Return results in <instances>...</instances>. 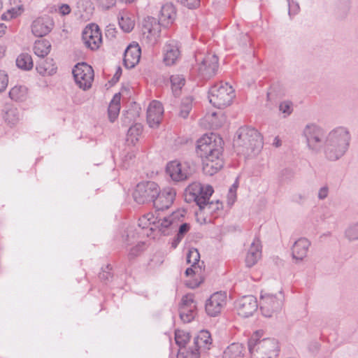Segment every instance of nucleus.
<instances>
[{"instance_id":"1","label":"nucleus","mask_w":358,"mask_h":358,"mask_svg":"<svg viewBox=\"0 0 358 358\" xmlns=\"http://www.w3.org/2000/svg\"><path fill=\"white\" fill-rule=\"evenodd\" d=\"M222 139L216 135H203L197 141L196 153L201 158L203 171L213 176L224 166Z\"/></svg>"},{"instance_id":"2","label":"nucleus","mask_w":358,"mask_h":358,"mask_svg":"<svg viewBox=\"0 0 358 358\" xmlns=\"http://www.w3.org/2000/svg\"><path fill=\"white\" fill-rule=\"evenodd\" d=\"M351 135L348 129L339 126L331 129L327 136L322 151L324 158L336 162L342 158L348 150Z\"/></svg>"},{"instance_id":"3","label":"nucleus","mask_w":358,"mask_h":358,"mask_svg":"<svg viewBox=\"0 0 358 358\" xmlns=\"http://www.w3.org/2000/svg\"><path fill=\"white\" fill-rule=\"evenodd\" d=\"M176 15L173 5L166 3L161 8L159 20L152 17H147L143 21L142 27L143 40H145L149 45H155L160 37L161 24L163 26L171 24Z\"/></svg>"},{"instance_id":"4","label":"nucleus","mask_w":358,"mask_h":358,"mask_svg":"<svg viewBox=\"0 0 358 358\" xmlns=\"http://www.w3.org/2000/svg\"><path fill=\"white\" fill-rule=\"evenodd\" d=\"M234 147L238 155L245 156L257 155L263 148L262 137L254 128L241 127L234 139Z\"/></svg>"},{"instance_id":"5","label":"nucleus","mask_w":358,"mask_h":358,"mask_svg":"<svg viewBox=\"0 0 358 358\" xmlns=\"http://www.w3.org/2000/svg\"><path fill=\"white\" fill-rule=\"evenodd\" d=\"M262 330L255 332L248 341L250 358H276L280 350L278 342L275 338L260 339Z\"/></svg>"},{"instance_id":"6","label":"nucleus","mask_w":358,"mask_h":358,"mask_svg":"<svg viewBox=\"0 0 358 358\" xmlns=\"http://www.w3.org/2000/svg\"><path fill=\"white\" fill-rule=\"evenodd\" d=\"M302 137L305 139L306 147L314 154L322 152L327 134L324 128L315 123H308L303 129Z\"/></svg>"},{"instance_id":"7","label":"nucleus","mask_w":358,"mask_h":358,"mask_svg":"<svg viewBox=\"0 0 358 358\" xmlns=\"http://www.w3.org/2000/svg\"><path fill=\"white\" fill-rule=\"evenodd\" d=\"M235 97L234 90L227 83L220 82L213 85L208 91L210 103L222 108L229 106Z\"/></svg>"},{"instance_id":"8","label":"nucleus","mask_w":358,"mask_h":358,"mask_svg":"<svg viewBox=\"0 0 358 358\" xmlns=\"http://www.w3.org/2000/svg\"><path fill=\"white\" fill-rule=\"evenodd\" d=\"M187 191L192 196L201 210H206V213H210L211 210L219 208L218 201L216 203L213 201L209 202L210 197L214 192L212 186L203 185L201 183L195 182L188 187Z\"/></svg>"},{"instance_id":"9","label":"nucleus","mask_w":358,"mask_h":358,"mask_svg":"<svg viewBox=\"0 0 358 358\" xmlns=\"http://www.w3.org/2000/svg\"><path fill=\"white\" fill-rule=\"evenodd\" d=\"M198 62L196 71L198 75L203 79H209L214 76L218 70V58L215 54L208 53L203 56L197 53L195 56Z\"/></svg>"},{"instance_id":"10","label":"nucleus","mask_w":358,"mask_h":358,"mask_svg":"<svg viewBox=\"0 0 358 358\" xmlns=\"http://www.w3.org/2000/svg\"><path fill=\"white\" fill-rule=\"evenodd\" d=\"M194 347L189 348V350H180L177 355V358H199V350H209L212 344V338L210 334L207 330H201L194 338Z\"/></svg>"},{"instance_id":"11","label":"nucleus","mask_w":358,"mask_h":358,"mask_svg":"<svg viewBox=\"0 0 358 358\" xmlns=\"http://www.w3.org/2000/svg\"><path fill=\"white\" fill-rule=\"evenodd\" d=\"M159 194V186L152 181L139 182L133 193L134 201L138 204L154 201Z\"/></svg>"},{"instance_id":"12","label":"nucleus","mask_w":358,"mask_h":358,"mask_svg":"<svg viewBox=\"0 0 358 358\" xmlns=\"http://www.w3.org/2000/svg\"><path fill=\"white\" fill-rule=\"evenodd\" d=\"M166 171L173 181L180 182L188 179L194 169L189 162H180L176 160L167 164Z\"/></svg>"},{"instance_id":"13","label":"nucleus","mask_w":358,"mask_h":358,"mask_svg":"<svg viewBox=\"0 0 358 358\" xmlns=\"http://www.w3.org/2000/svg\"><path fill=\"white\" fill-rule=\"evenodd\" d=\"M75 81L78 87L84 90L92 87L94 80V70L86 63L76 64L72 71Z\"/></svg>"},{"instance_id":"14","label":"nucleus","mask_w":358,"mask_h":358,"mask_svg":"<svg viewBox=\"0 0 358 358\" xmlns=\"http://www.w3.org/2000/svg\"><path fill=\"white\" fill-rule=\"evenodd\" d=\"M282 306V294L279 296L268 293H262L260 296V310L262 315L270 317L274 313L279 311Z\"/></svg>"},{"instance_id":"15","label":"nucleus","mask_w":358,"mask_h":358,"mask_svg":"<svg viewBox=\"0 0 358 358\" xmlns=\"http://www.w3.org/2000/svg\"><path fill=\"white\" fill-rule=\"evenodd\" d=\"M185 210H178L173 212L168 217H164L163 218H157L156 223L154 224L155 229H158L159 231L164 235H168L170 230L174 229L178 222L184 217Z\"/></svg>"},{"instance_id":"16","label":"nucleus","mask_w":358,"mask_h":358,"mask_svg":"<svg viewBox=\"0 0 358 358\" xmlns=\"http://www.w3.org/2000/svg\"><path fill=\"white\" fill-rule=\"evenodd\" d=\"M196 315V302L194 296L187 294L182 296L179 306V315L184 323L192 322Z\"/></svg>"},{"instance_id":"17","label":"nucleus","mask_w":358,"mask_h":358,"mask_svg":"<svg viewBox=\"0 0 358 358\" xmlns=\"http://www.w3.org/2000/svg\"><path fill=\"white\" fill-rule=\"evenodd\" d=\"M227 304L225 292H218L213 294L205 303V310L210 317L217 316Z\"/></svg>"},{"instance_id":"18","label":"nucleus","mask_w":358,"mask_h":358,"mask_svg":"<svg viewBox=\"0 0 358 358\" xmlns=\"http://www.w3.org/2000/svg\"><path fill=\"white\" fill-rule=\"evenodd\" d=\"M82 38L85 45L92 50H97L101 42V33L96 24L87 26L82 33Z\"/></svg>"},{"instance_id":"19","label":"nucleus","mask_w":358,"mask_h":358,"mask_svg":"<svg viewBox=\"0 0 358 358\" xmlns=\"http://www.w3.org/2000/svg\"><path fill=\"white\" fill-rule=\"evenodd\" d=\"M235 307L239 315L243 317H248L257 310L258 303L254 296L247 295L237 300Z\"/></svg>"},{"instance_id":"20","label":"nucleus","mask_w":358,"mask_h":358,"mask_svg":"<svg viewBox=\"0 0 358 358\" xmlns=\"http://www.w3.org/2000/svg\"><path fill=\"white\" fill-rule=\"evenodd\" d=\"M54 27V21L49 15H43L36 18L31 23V33L36 37L48 35Z\"/></svg>"},{"instance_id":"21","label":"nucleus","mask_w":358,"mask_h":358,"mask_svg":"<svg viewBox=\"0 0 358 358\" xmlns=\"http://www.w3.org/2000/svg\"><path fill=\"white\" fill-rule=\"evenodd\" d=\"M176 190L172 187H166L155 198L153 203L157 211L169 208L173 203L176 197Z\"/></svg>"},{"instance_id":"22","label":"nucleus","mask_w":358,"mask_h":358,"mask_svg":"<svg viewBox=\"0 0 358 358\" xmlns=\"http://www.w3.org/2000/svg\"><path fill=\"white\" fill-rule=\"evenodd\" d=\"M164 108L162 104L156 100L152 101L147 110V122L152 128L157 127L162 119Z\"/></svg>"},{"instance_id":"23","label":"nucleus","mask_w":358,"mask_h":358,"mask_svg":"<svg viewBox=\"0 0 358 358\" xmlns=\"http://www.w3.org/2000/svg\"><path fill=\"white\" fill-rule=\"evenodd\" d=\"M164 62L166 66L175 64L179 59L180 51L176 41H168L164 47Z\"/></svg>"},{"instance_id":"24","label":"nucleus","mask_w":358,"mask_h":358,"mask_svg":"<svg viewBox=\"0 0 358 358\" xmlns=\"http://www.w3.org/2000/svg\"><path fill=\"white\" fill-rule=\"evenodd\" d=\"M141 50L138 43L130 44L124 53V64L127 69L134 68L140 61Z\"/></svg>"},{"instance_id":"25","label":"nucleus","mask_w":358,"mask_h":358,"mask_svg":"<svg viewBox=\"0 0 358 358\" xmlns=\"http://www.w3.org/2000/svg\"><path fill=\"white\" fill-rule=\"evenodd\" d=\"M310 242L306 238H301L296 241L292 248V254L294 259L303 260L308 254Z\"/></svg>"},{"instance_id":"26","label":"nucleus","mask_w":358,"mask_h":358,"mask_svg":"<svg viewBox=\"0 0 358 358\" xmlns=\"http://www.w3.org/2000/svg\"><path fill=\"white\" fill-rule=\"evenodd\" d=\"M262 257V246L258 239L254 240L249 248L245 257L247 266H254Z\"/></svg>"},{"instance_id":"27","label":"nucleus","mask_w":358,"mask_h":358,"mask_svg":"<svg viewBox=\"0 0 358 358\" xmlns=\"http://www.w3.org/2000/svg\"><path fill=\"white\" fill-rule=\"evenodd\" d=\"M244 350L241 343H233L224 350L222 358H243Z\"/></svg>"},{"instance_id":"28","label":"nucleus","mask_w":358,"mask_h":358,"mask_svg":"<svg viewBox=\"0 0 358 358\" xmlns=\"http://www.w3.org/2000/svg\"><path fill=\"white\" fill-rule=\"evenodd\" d=\"M50 49V43L45 39L36 41L33 47L34 54L42 58L49 54Z\"/></svg>"},{"instance_id":"29","label":"nucleus","mask_w":358,"mask_h":358,"mask_svg":"<svg viewBox=\"0 0 358 358\" xmlns=\"http://www.w3.org/2000/svg\"><path fill=\"white\" fill-rule=\"evenodd\" d=\"M143 131V127L141 124H135L130 127L127 134V142L129 144L135 145L138 141L139 136Z\"/></svg>"},{"instance_id":"30","label":"nucleus","mask_w":358,"mask_h":358,"mask_svg":"<svg viewBox=\"0 0 358 358\" xmlns=\"http://www.w3.org/2000/svg\"><path fill=\"white\" fill-rule=\"evenodd\" d=\"M16 65L24 71L31 69L34 66L31 56L28 53H21L16 59Z\"/></svg>"},{"instance_id":"31","label":"nucleus","mask_w":358,"mask_h":358,"mask_svg":"<svg viewBox=\"0 0 358 358\" xmlns=\"http://www.w3.org/2000/svg\"><path fill=\"white\" fill-rule=\"evenodd\" d=\"M120 96L116 94L109 104L108 111V116L111 122H114L115 120L120 113Z\"/></svg>"},{"instance_id":"32","label":"nucleus","mask_w":358,"mask_h":358,"mask_svg":"<svg viewBox=\"0 0 358 358\" xmlns=\"http://www.w3.org/2000/svg\"><path fill=\"white\" fill-rule=\"evenodd\" d=\"M118 17V23L120 28L124 32H130L134 27V20H133L127 13H120Z\"/></svg>"},{"instance_id":"33","label":"nucleus","mask_w":358,"mask_h":358,"mask_svg":"<svg viewBox=\"0 0 358 358\" xmlns=\"http://www.w3.org/2000/svg\"><path fill=\"white\" fill-rule=\"evenodd\" d=\"M27 90L23 86H15L9 92V97L15 101H22L26 99Z\"/></svg>"},{"instance_id":"34","label":"nucleus","mask_w":358,"mask_h":358,"mask_svg":"<svg viewBox=\"0 0 358 358\" xmlns=\"http://www.w3.org/2000/svg\"><path fill=\"white\" fill-rule=\"evenodd\" d=\"M172 91L175 96H178L180 90L184 86L185 79L182 75H173L170 78Z\"/></svg>"},{"instance_id":"35","label":"nucleus","mask_w":358,"mask_h":358,"mask_svg":"<svg viewBox=\"0 0 358 358\" xmlns=\"http://www.w3.org/2000/svg\"><path fill=\"white\" fill-rule=\"evenodd\" d=\"M189 333L182 331V330H176L175 332V341L176 344L179 346L180 350H187L185 348V345L187 342L189 341Z\"/></svg>"},{"instance_id":"36","label":"nucleus","mask_w":358,"mask_h":358,"mask_svg":"<svg viewBox=\"0 0 358 358\" xmlns=\"http://www.w3.org/2000/svg\"><path fill=\"white\" fill-rule=\"evenodd\" d=\"M157 218L152 213L144 215L138 220V226L142 229L150 228V230H154V224L156 223Z\"/></svg>"},{"instance_id":"37","label":"nucleus","mask_w":358,"mask_h":358,"mask_svg":"<svg viewBox=\"0 0 358 358\" xmlns=\"http://www.w3.org/2000/svg\"><path fill=\"white\" fill-rule=\"evenodd\" d=\"M192 108V98L191 96H187L184 98L182 100L180 110V116L186 118L189 115V112L191 111Z\"/></svg>"},{"instance_id":"38","label":"nucleus","mask_w":358,"mask_h":358,"mask_svg":"<svg viewBox=\"0 0 358 358\" xmlns=\"http://www.w3.org/2000/svg\"><path fill=\"white\" fill-rule=\"evenodd\" d=\"M345 234L346 238L350 241L358 240V223L348 227L345 230Z\"/></svg>"},{"instance_id":"39","label":"nucleus","mask_w":358,"mask_h":358,"mask_svg":"<svg viewBox=\"0 0 358 358\" xmlns=\"http://www.w3.org/2000/svg\"><path fill=\"white\" fill-rule=\"evenodd\" d=\"M200 259V255L197 249L191 248L189 249L187 255V262L189 264L197 265Z\"/></svg>"},{"instance_id":"40","label":"nucleus","mask_w":358,"mask_h":358,"mask_svg":"<svg viewBox=\"0 0 358 358\" xmlns=\"http://www.w3.org/2000/svg\"><path fill=\"white\" fill-rule=\"evenodd\" d=\"M279 110L284 115V117H286L292 113L293 104L290 101H282L280 103Z\"/></svg>"},{"instance_id":"41","label":"nucleus","mask_w":358,"mask_h":358,"mask_svg":"<svg viewBox=\"0 0 358 358\" xmlns=\"http://www.w3.org/2000/svg\"><path fill=\"white\" fill-rule=\"evenodd\" d=\"M238 188V182L236 181L229 188L227 194V203L232 206L236 200V191Z\"/></svg>"},{"instance_id":"42","label":"nucleus","mask_w":358,"mask_h":358,"mask_svg":"<svg viewBox=\"0 0 358 358\" xmlns=\"http://www.w3.org/2000/svg\"><path fill=\"white\" fill-rule=\"evenodd\" d=\"M19 114L17 110L10 109L6 112V120L10 124H15L19 120Z\"/></svg>"},{"instance_id":"43","label":"nucleus","mask_w":358,"mask_h":358,"mask_svg":"<svg viewBox=\"0 0 358 358\" xmlns=\"http://www.w3.org/2000/svg\"><path fill=\"white\" fill-rule=\"evenodd\" d=\"M287 1L288 3V8H289V10H288L289 15L290 17H292L293 15H296L300 10L299 4L296 1H294L293 0H288Z\"/></svg>"},{"instance_id":"44","label":"nucleus","mask_w":358,"mask_h":358,"mask_svg":"<svg viewBox=\"0 0 358 358\" xmlns=\"http://www.w3.org/2000/svg\"><path fill=\"white\" fill-rule=\"evenodd\" d=\"M98 6L103 10H109L116 3V0H96Z\"/></svg>"},{"instance_id":"45","label":"nucleus","mask_w":358,"mask_h":358,"mask_svg":"<svg viewBox=\"0 0 358 358\" xmlns=\"http://www.w3.org/2000/svg\"><path fill=\"white\" fill-rule=\"evenodd\" d=\"M143 243H139L136 245L135 247L131 248L129 252V257L130 259L134 258L138 256L143 250Z\"/></svg>"},{"instance_id":"46","label":"nucleus","mask_w":358,"mask_h":358,"mask_svg":"<svg viewBox=\"0 0 358 358\" xmlns=\"http://www.w3.org/2000/svg\"><path fill=\"white\" fill-rule=\"evenodd\" d=\"M180 2L183 6L189 8H196L199 3L200 0H178Z\"/></svg>"},{"instance_id":"47","label":"nucleus","mask_w":358,"mask_h":358,"mask_svg":"<svg viewBox=\"0 0 358 358\" xmlns=\"http://www.w3.org/2000/svg\"><path fill=\"white\" fill-rule=\"evenodd\" d=\"M8 83V76L3 71H0V92L4 91Z\"/></svg>"},{"instance_id":"48","label":"nucleus","mask_w":358,"mask_h":358,"mask_svg":"<svg viewBox=\"0 0 358 358\" xmlns=\"http://www.w3.org/2000/svg\"><path fill=\"white\" fill-rule=\"evenodd\" d=\"M201 273V267L199 265L192 264V266L187 268L185 271V274L187 276L191 275L192 274H198L200 275Z\"/></svg>"},{"instance_id":"49","label":"nucleus","mask_w":358,"mask_h":358,"mask_svg":"<svg viewBox=\"0 0 358 358\" xmlns=\"http://www.w3.org/2000/svg\"><path fill=\"white\" fill-rule=\"evenodd\" d=\"M111 270V266L110 264H108L106 267V270H103L102 272L99 273V278L101 280H108L110 278H112V275L110 273Z\"/></svg>"},{"instance_id":"50","label":"nucleus","mask_w":358,"mask_h":358,"mask_svg":"<svg viewBox=\"0 0 358 358\" xmlns=\"http://www.w3.org/2000/svg\"><path fill=\"white\" fill-rule=\"evenodd\" d=\"M189 229L190 225L189 224L183 223L180 225L177 235L183 238L185 235L189 231Z\"/></svg>"},{"instance_id":"51","label":"nucleus","mask_w":358,"mask_h":358,"mask_svg":"<svg viewBox=\"0 0 358 358\" xmlns=\"http://www.w3.org/2000/svg\"><path fill=\"white\" fill-rule=\"evenodd\" d=\"M71 8L68 4L64 3L59 6L57 12L61 15H69L71 13Z\"/></svg>"},{"instance_id":"52","label":"nucleus","mask_w":358,"mask_h":358,"mask_svg":"<svg viewBox=\"0 0 358 358\" xmlns=\"http://www.w3.org/2000/svg\"><path fill=\"white\" fill-rule=\"evenodd\" d=\"M328 194H329V188L327 186H323L322 187L319 191H318V194H317V197L320 200H323L324 199H326L328 196Z\"/></svg>"},{"instance_id":"53","label":"nucleus","mask_w":358,"mask_h":358,"mask_svg":"<svg viewBox=\"0 0 358 358\" xmlns=\"http://www.w3.org/2000/svg\"><path fill=\"white\" fill-rule=\"evenodd\" d=\"M115 29L114 28H112L110 27H108L106 31V36L107 37H115Z\"/></svg>"},{"instance_id":"54","label":"nucleus","mask_w":358,"mask_h":358,"mask_svg":"<svg viewBox=\"0 0 358 358\" xmlns=\"http://www.w3.org/2000/svg\"><path fill=\"white\" fill-rule=\"evenodd\" d=\"M182 238L181 237H180L179 236L176 235V236L174 238V239L173 240V241L171 243V247L173 248H176V247L178 245V244L182 241Z\"/></svg>"},{"instance_id":"55","label":"nucleus","mask_w":358,"mask_h":358,"mask_svg":"<svg viewBox=\"0 0 358 358\" xmlns=\"http://www.w3.org/2000/svg\"><path fill=\"white\" fill-rule=\"evenodd\" d=\"M6 26L3 23H0V38L5 34Z\"/></svg>"},{"instance_id":"56","label":"nucleus","mask_w":358,"mask_h":358,"mask_svg":"<svg viewBox=\"0 0 358 358\" xmlns=\"http://www.w3.org/2000/svg\"><path fill=\"white\" fill-rule=\"evenodd\" d=\"M242 37H243V43H242V45H247V44L250 41L249 36L247 34H244V35L242 36Z\"/></svg>"},{"instance_id":"57","label":"nucleus","mask_w":358,"mask_h":358,"mask_svg":"<svg viewBox=\"0 0 358 358\" xmlns=\"http://www.w3.org/2000/svg\"><path fill=\"white\" fill-rule=\"evenodd\" d=\"M8 15H9L10 16H9V17H8V16H7V14L3 13V14L2 15V16H1L2 20H9V19H10V18H13V13H10V11H9V12H8Z\"/></svg>"},{"instance_id":"58","label":"nucleus","mask_w":358,"mask_h":358,"mask_svg":"<svg viewBox=\"0 0 358 358\" xmlns=\"http://www.w3.org/2000/svg\"><path fill=\"white\" fill-rule=\"evenodd\" d=\"M36 70L38 71V72L40 74H42V75L45 74V72H46V69L43 68V67H41L40 66H36Z\"/></svg>"},{"instance_id":"59","label":"nucleus","mask_w":358,"mask_h":358,"mask_svg":"<svg viewBox=\"0 0 358 358\" xmlns=\"http://www.w3.org/2000/svg\"><path fill=\"white\" fill-rule=\"evenodd\" d=\"M273 145L275 146V147H279L281 145V141L279 139L278 137H275L274 138V141H273Z\"/></svg>"},{"instance_id":"60","label":"nucleus","mask_w":358,"mask_h":358,"mask_svg":"<svg viewBox=\"0 0 358 358\" xmlns=\"http://www.w3.org/2000/svg\"><path fill=\"white\" fill-rule=\"evenodd\" d=\"M262 352H263V351H262V350H259V355H262V356H264V357H265L264 353H262Z\"/></svg>"},{"instance_id":"61","label":"nucleus","mask_w":358,"mask_h":358,"mask_svg":"<svg viewBox=\"0 0 358 358\" xmlns=\"http://www.w3.org/2000/svg\"><path fill=\"white\" fill-rule=\"evenodd\" d=\"M216 115V113H212V115H213V116H214V115Z\"/></svg>"}]
</instances>
